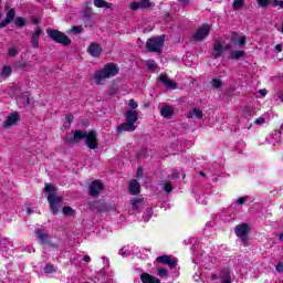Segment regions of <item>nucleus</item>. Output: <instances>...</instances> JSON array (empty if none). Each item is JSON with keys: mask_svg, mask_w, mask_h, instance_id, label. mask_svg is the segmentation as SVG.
I'll use <instances>...</instances> for the list:
<instances>
[{"mask_svg": "<svg viewBox=\"0 0 283 283\" xmlns=\"http://www.w3.org/2000/svg\"><path fill=\"white\" fill-rule=\"evenodd\" d=\"M188 242L191 244L190 249L195 255L192 259L195 264H202L203 269H207L208 271L218 266V258L211 255V248L203 247V253L200 254L198 251L202 249V245L198 242V239L192 237L189 238Z\"/></svg>", "mask_w": 283, "mask_h": 283, "instance_id": "1", "label": "nucleus"}, {"mask_svg": "<svg viewBox=\"0 0 283 283\" xmlns=\"http://www.w3.org/2000/svg\"><path fill=\"white\" fill-rule=\"evenodd\" d=\"M203 283H233L235 274L229 268H224L217 272H201L198 276Z\"/></svg>", "mask_w": 283, "mask_h": 283, "instance_id": "2", "label": "nucleus"}, {"mask_svg": "<svg viewBox=\"0 0 283 283\" xmlns=\"http://www.w3.org/2000/svg\"><path fill=\"white\" fill-rule=\"evenodd\" d=\"M78 140H84L88 149L98 148V138L96 135V130H90L88 133L83 130H75L73 134V138H65L64 143L66 145H74L78 143Z\"/></svg>", "mask_w": 283, "mask_h": 283, "instance_id": "3", "label": "nucleus"}, {"mask_svg": "<svg viewBox=\"0 0 283 283\" xmlns=\"http://www.w3.org/2000/svg\"><path fill=\"white\" fill-rule=\"evenodd\" d=\"M44 193L48 195L46 198L52 213H59V209L63 206V197L56 196V187L52 184H45Z\"/></svg>", "mask_w": 283, "mask_h": 283, "instance_id": "4", "label": "nucleus"}, {"mask_svg": "<svg viewBox=\"0 0 283 283\" xmlns=\"http://www.w3.org/2000/svg\"><path fill=\"white\" fill-rule=\"evenodd\" d=\"M126 122L117 127V132H136V123H138V111L128 109L125 113Z\"/></svg>", "mask_w": 283, "mask_h": 283, "instance_id": "5", "label": "nucleus"}, {"mask_svg": "<svg viewBox=\"0 0 283 283\" xmlns=\"http://www.w3.org/2000/svg\"><path fill=\"white\" fill-rule=\"evenodd\" d=\"M116 74H118V66L108 63L103 67V70L95 74L94 78L97 85H103V83H105V78H112V76H116Z\"/></svg>", "mask_w": 283, "mask_h": 283, "instance_id": "6", "label": "nucleus"}, {"mask_svg": "<svg viewBox=\"0 0 283 283\" xmlns=\"http://www.w3.org/2000/svg\"><path fill=\"white\" fill-rule=\"evenodd\" d=\"M46 34H49L50 39H52V41H55V43H61L62 45H71L72 43V40H70L69 36L65 35V33L59 30L48 29Z\"/></svg>", "mask_w": 283, "mask_h": 283, "instance_id": "7", "label": "nucleus"}, {"mask_svg": "<svg viewBox=\"0 0 283 283\" xmlns=\"http://www.w3.org/2000/svg\"><path fill=\"white\" fill-rule=\"evenodd\" d=\"M163 45H165V35H159L153 39H148L146 46L149 52H163Z\"/></svg>", "mask_w": 283, "mask_h": 283, "instance_id": "8", "label": "nucleus"}, {"mask_svg": "<svg viewBox=\"0 0 283 283\" xmlns=\"http://www.w3.org/2000/svg\"><path fill=\"white\" fill-rule=\"evenodd\" d=\"M129 202L128 211L132 214L140 213L146 207L145 199L140 197L130 198Z\"/></svg>", "mask_w": 283, "mask_h": 283, "instance_id": "9", "label": "nucleus"}, {"mask_svg": "<svg viewBox=\"0 0 283 283\" xmlns=\"http://www.w3.org/2000/svg\"><path fill=\"white\" fill-rule=\"evenodd\" d=\"M224 50H231V44H227V42L222 39H219L213 44V59H220L222 56Z\"/></svg>", "mask_w": 283, "mask_h": 283, "instance_id": "10", "label": "nucleus"}, {"mask_svg": "<svg viewBox=\"0 0 283 283\" xmlns=\"http://www.w3.org/2000/svg\"><path fill=\"white\" fill-rule=\"evenodd\" d=\"M156 262H158L159 264H165L170 269V271L171 269H176V266H178V260H176V258L170 255L157 256Z\"/></svg>", "mask_w": 283, "mask_h": 283, "instance_id": "11", "label": "nucleus"}, {"mask_svg": "<svg viewBox=\"0 0 283 283\" xmlns=\"http://www.w3.org/2000/svg\"><path fill=\"white\" fill-rule=\"evenodd\" d=\"M209 32H211V25L203 24L195 32L193 41H205L209 36Z\"/></svg>", "mask_w": 283, "mask_h": 283, "instance_id": "12", "label": "nucleus"}, {"mask_svg": "<svg viewBox=\"0 0 283 283\" xmlns=\"http://www.w3.org/2000/svg\"><path fill=\"white\" fill-rule=\"evenodd\" d=\"M151 251L147 248H139L138 245H130V255H135L139 260H147V253Z\"/></svg>", "mask_w": 283, "mask_h": 283, "instance_id": "13", "label": "nucleus"}, {"mask_svg": "<svg viewBox=\"0 0 283 283\" xmlns=\"http://www.w3.org/2000/svg\"><path fill=\"white\" fill-rule=\"evenodd\" d=\"M234 233L240 238V240H242V242H247V240H249V224L241 223L237 226L234 229Z\"/></svg>", "mask_w": 283, "mask_h": 283, "instance_id": "14", "label": "nucleus"}, {"mask_svg": "<svg viewBox=\"0 0 283 283\" xmlns=\"http://www.w3.org/2000/svg\"><path fill=\"white\" fill-rule=\"evenodd\" d=\"M139 280L140 281H135L134 283H161L160 279L146 272L139 275Z\"/></svg>", "mask_w": 283, "mask_h": 283, "instance_id": "15", "label": "nucleus"}, {"mask_svg": "<svg viewBox=\"0 0 283 283\" xmlns=\"http://www.w3.org/2000/svg\"><path fill=\"white\" fill-rule=\"evenodd\" d=\"M151 6H154V3L149 0H139L138 2H132L129 8L132 10H147V8H151Z\"/></svg>", "mask_w": 283, "mask_h": 283, "instance_id": "16", "label": "nucleus"}, {"mask_svg": "<svg viewBox=\"0 0 283 283\" xmlns=\"http://www.w3.org/2000/svg\"><path fill=\"white\" fill-rule=\"evenodd\" d=\"M101 191H103V184L101 181H93L90 185V195L93 198L98 197V193H101Z\"/></svg>", "mask_w": 283, "mask_h": 283, "instance_id": "17", "label": "nucleus"}, {"mask_svg": "<svg viewBox=\"0 0 283 283\" xmlns=\"http://www.w3.org/2000/svg\"><path fill=\"white\" fill-rule=\"evenodd\" d=\"M228 52H229L228 59H231V61H238V59H242L244 57V54H247L244 50H235L233 49V46H231V44Z\"/></svg>", "mask_w": 283, "mask_h": 283, "instance_id": "18", "label": "nucleus"}, {"mask_svg": "<svg viewBox=\"0 0 283 283\" xmlns=\"http://www.w3.org/2000/svg\"><path fill=\"white\" fill-rule=\"evenodd\" d=\"M230 43H231V45H238L239 48H242V46L247 45V36L233 34L230 40Z\"/></svg>", "mask_w": 283, "mask_h": 283, "instance_id": "19", "label": "nucleus"}, {"mask_svg": "<svg viewBox=\"0 0 283 283\" xmlns=\"http://www.w3.org/2000/svg\"><path fill=\"white\" fill-rule=\"evenodd\" d=\"M101 52H103V48H101V44L98 43H91L90 46L87 48V53L91 56H101Z\"/></svg>", "mask_w": 283, "mask_h": 283, "instance_id": "20", "label": "nucleus"}, {"mask_svg": "<svg viewBox=\"0 0 283 283\" xmlns=\"http://www.w3.org/2000/svg\"><path fill=\"white\" fill-rule=\"evenodd\" d=\"M18 122H19V113H11L7 117V120L3 123V127L8 129V127H12V125H17Z\"/></svg>", "mask_w": 283, "mask_h": 283, "instance_id": "21", "label": "nucleus"}, {"mask_svg": "<svg viewBox=\"0 0 283 283\" xmlns=\"http://www.w3.org/2000/svg\"><path fill=\"white\" fill-rule=\"evenodd\" d=\"M14 17H17V12H14V9L9 10L7 13V18L2 22H0V29L10 25V23L14 21Z\"/></svg>", "mask_w": 283, "mask_h": 283, "instance_id": "22", "label": "nucleus"}, {"mask_svg": "<svg viewBox=\"0 0 283 283\" xmlns=\"http://www.w3.org/2000/svg\"><path fill=\"white\" fill-rule=\"evenodd\" d=\"M128 191L132 193V196H138V193H140V184L133 179L128 185Z\"/></svg>", "mask_w": 283, "mask_h": 283, "instance_id": "23", "label": "nucleus"}, {"mask_svg": "<svg viewBox=\"0 0 283 283\" xmlns=\"http://www.w3.org/2000/svg\"><path fill=\"white\" fill-rule=\"evenodd\" d=\"M159 81L161 83H164V85L166 87H168V90H176L178 87V84H176V82L169 80V77H167V75H160Z\"/></svg>", "mask_w": 283, "mask_h": 283, "instance_id": "24", "label": "nucleus"}, {"mask_svg": "<svg viewBox=\"0 0 283 283\" xmlns=\"http://www.w3.org/2000/svg\"><path fill=\"white\" fill-rule=\"evenodd\" d=\"M41 32H43L41 27H38L35 29V31L33 32V34L31 36L32 48H39V38L41 36Z\"/></svg>", "mask_w": 283, "mask_h": 283, "instance_id": "25", "label": "nucleus"}, {"mask_svg": "<svg viewBox=\"0 0 283 283\" xmlns=\"http://www.w3.org/2000/svg\"><path fill=\"white\" fill-rule=\"evenodd\" d=\"M160 114L164 118H171L174 116V107L166 105L161 107Z\"/></svg>", "mask_w": 283, "mask_h": 283, "instance_id": "26", "label": "nucleus"}, {"mask_svg": "<svg viewBox=\"0 0 283 283\" xmlns=\"http://www.w3.org/2000/svg\"><path fill=\"white\" fill-rule=\"evenodd\" d=\"M17 104L19 105V107H25V105H30V95H28V93H27V94L18 97Z\"/></svg>", "mask_w": 283, "mask_h": 283, "instance_id": "27", "label": "nucleus"}, {"mask_svg": "<svg viewBox=\"0 0 283 283\" xmlns=\"http://www.w3.org/2000/svg\"><path fill=\"white\" fill-rule=\"evenodd\" d=\"M157 275L161 280H167L169 277V270L166 268H157Z\"/></svg>", "mask_w": 283, "mask_h": 283, "instance_id": "28", "label": "nucleus"}, {"mask_svg": "<svg viewBox=\"0 0 283 283\" xmlns=\"http://www.w3.org/2000/svg\"><path fill=\"white\" fill-rule=\"evenodd\" d=\"M188 118H202V111L200 108H193L187 115Z\"/></svg>", "mask_w": 283, "mask_h": 283, "instance_id": "29", "label": "nucleus"}, {"mask_svg": "<svg viewBox=\"0 0 283 283\" xmlns=\"http://www.w3.org/2000/svg\"><path fill=\"white\" fill-rule=\"evenodd\" d=\"M122 258H129L132 255V245H125L119 250Z\"/></svg>", "mask_w": 283, "mask_h": 283, "instance_id": "30", "label": "nucleus"}, {"mask_svg": "<svg viewBox=\"0 0 283 283\" xmlns=\"http://www.w3.org/2000/svg\"><path fill=\"white\" fill-rule=\"evenodd\" d=\"M35 235L42 244H48V234L43 233V230H36Z\"/></svg>", "mask_w": 283, "mask_h": 283, "instance_id": "31", "label": "nucleus"}, {"mask_svg": "<svg viewBox=\"0 0 283 283\" xmlns=\"http://www.w3.org/2000/svg\"><path fill=\"white\" fill-rule=\"evenodd\" d=\"M282 130H274V133L272 134L271 143H282Z\"/></svg>", "mask_w": 283, "mask_h": 283, "instance_id": "32", "label": "nucleus"}, {"mask_svg": "<svg viewBox=\"0 0 283 283\" xmlns=\"http://www.w3.org/2000/svg\"><path fill=\"white\" fill-rule=\"evenodd\" d=\"M95 8H112V4H109L107 1L105 0H94L93 1Z\"/></svg>", "mask_w": 283, "mask_h": 283, "instance_id": "33", "label": "nucleus"}, {"mask_svg": "<svg viewBox=\"0 0 283 283\" xmlns=\"http://www.w3.org/2000/svg\"><path fill=\"white\" fill-rule=\"evenodd\" d=\"M244 8V0H233L232 9L233 10H242Z\"/></svg>", "mask_w": 283, "mask_h": 283, "instance_id": "34", "label": "nucleus"}, {"mask_svg": "<svg viewBox=\"0 0 283 283\" xmlns=\"http://www.w3.org/2000/svg\"><path fill=\"white\" fill-rule=\"evenodd\" d=\"M12 74V67L10 66H3L1 71V77L2 78H8Z\"/></svg>", "mask_w": 283, "mask_h": 283, "instance_id": "35", "label": "nucleus"}, {"mask_svg": "<svg viewBox=\"0 0 283 283\" xmlns=\"http://www.w3.org/2000/svg\"><path fill=\"white\" fill-rule=\"evenodd\" d=\"M73 120H74V115H72V114L66 115L65 116V122L66 123L64 124V128L70 129Z\"/></svg>", "mask_w": 283, "mask_h": 283, "instance_id": "36", "label": "nucleus"}, {"mask_svg": "<svg viewBox=\"0 0 283 283\" xmlns=\"http://www.w3.org/2000/svg\"><path fill=\"white\" fill-rule=\"evenodd\" d=\"M151 216H154V211L151 210V208H147L143 217L144 222H149Z\"/></svg>", "mask_w": 283, "mask_h": 283, "instance_id": "37", "label": "nucleus"}, {"mask_svg": "<svg viewBox=\"0 0 283 283\" xmlns=\"http://www.w3.org/2000/svg\"><path fill=\"white\" fill-rule=\"evenodd\" d=\"M83 32L82 27H72L70 31H67V34H81Z\"/></svg>", "mask_w": 283, "mask_h": 283, "instance_id": "38", "label": "nucleus"}, {"mask_svg": "<svg viewBox=\"0 0 283 283\" xmlns=\"http://www.w3.org/2000/svg\"><path fill=\"white\" fill-rule=\"evenodd\" d=\"M211 85H212V87L218 90L219 87H222V80L221 78H213L211 81Z\"/></svg>", "mask_w": 283, "mask_h": 283, "instance_id": "39", "label": "nucleus"}, {"mask_svg": "<svg viewBox=\"0 0 283 283\" xmlns=\"http://www.w3.org/2000/svg\"><path fill=\"white\" fill-rule=\"evenodd\" d=\"M274 99L275 101H281V103H283V90L282 88L276 90L275 95H274Z\"/></svg>", "mask_w": 283, "mask_h": 283, "instance_id": "40", "label": "nucleus"}, {"mask_svg": "<svg viewBox=\"0 0 283 283\" xmlns=\"http://www.w3.org/2000/svg\"><path fill=\"white\" fill-rule=\"evenodd\" d=\"M17 28H23L25 25V18L18 17L15 18Z\"/></svg>", "mask_w": 283, "mask_h": 283, "instance_id": "41", "label": "nucleus"}, {"mask_svg": "<svg viewBox=\"0 0 283 283\" xmlns=\"http://www.w3.org/2000/svg\"><path fill=\"white\" fill-rule=\"evenodd\" d=\"M248 200L249 197H241L234 200V205H238V207H242V205H244Z\"/></svg>", "mask_w": 283, "mask_h": 283, "instance_id": "42", "label": "nucleus"}, {"mask_svg": "<svg viewBox=\"0 0 283 283\" xmlns=\"http://www.w3.org/2000/svg\"><path fill=\"white\" fill-rule=\"evenodd\" d=\"M56 272V268H54V265L52 264H46L45 268H44V273H55Z\"/></svg>", "mask_w": 283, "mask_h": 283, "instance_id": "43", "label": "nucleus"}, {"mask_svg": "<svg viewBox=\"0 0 283 283\" xmlns=\"http://www.w3.org/2000/svg\"><path fill=\"white\" fill-rule=\"evenodd\" d=\"M164 191H166V193H171L172 191V187H171V182L170 181H166L163 186Z\"/></svg>", "mask_w": 283, "mask_h": 283, "instance_id": "44", "label": "nucleus"}, {"mask_svg": "<svg viewBox=\"0 0 283 283\" xmlns=\"http://www.w3.org/2000/svg\"><path fill=\"white\" fill-rule=\"evenodd\" d=\"M146 65L148 66V70H156V67H158V64L154 60H148Z\"/></svg>", "mask_w": 283, "mask_h": 283, "instance_id": "45", "label": "nucleus"}, {"mask_svg": "<svg viewBox=\"0 0 283 283\" xmlns=\"http://www.w3.org/2000/svg\"><path fill=\"white\" fill-rule=\"evenodd\" d=\"M6 244H8V247H6ZM0 247H1V250H2V251H6V249H10V248H9V247H10V241H9V240H6V239L1 240V241H0Z\"/></svg>", "mask_w": 283, "mask_h": 283, "instance_id": "46", "label": "nucleus"}, {"mask_svg": "<svg viewBox=\"0 0 283 283\" xmlns=\"http://www.w3.org/2000/svg\"><path fill=\"white\" fill-rule=\"evenodd\" d=\"M63 213L64 216H72L74 213V209H72V207H64L63 208Z\"/></svg>", "mask_w": 283, "mask_h": 283, "instance_id": "47", "label": "nucleus"}, {"mask_svg": "<svg viewBox=\"0 0 283 283\" xmlns=\"http://www.w3.org/2000/svg\"><path fill=\"white\" fill-rule=\"evenodd\" d=\"M128 107L130 109H138V103L136 101H134V99H129L128 101Z\"/></svg>", "mask_w": 283, "mask_h": 283, "instance_id": "48", "label": "nucleus"}, {"mask_svg": "<svg viewBox=\"0 0 283 283\" xmlns=\"http://www.w3.org/2000/svg\"><path fill=\"white\" fill-rule=\"evenodd\" d=\"M264 123H266V118L264 116L256 118L254 122L255 125H264Z\"/></svg>", "mask_w": 283, "mask_h": 283, "instance_id": "49", "label": "nucleus"}, {"mask_svg": "<svg viewBox=\"0 0 283 283\" xmlns=\"http://www.w3.org/2000/svg\"><path fill=\"white\" fill-rule=\"evenodd\" d=\"M277 6L283 8V0H273L272 8H277Z\"/></svg>", "mask_w": 283, "mask_h": 283, "instance_id": "50", "label": "nucleus"}, {"mask_svg": "<svg viewBox=\"0 0 283 283\" xmlns=\"http://www.w3.org/2000/svg\"><path fill=\"white\" fill-rule=\"evenodd\" d=\"M270 0H256L260 8H266L269 6Z\"/></svg>", "mask_w": 283, "mask_h": 283, "instance_id": "51", "label": "nucleus"}, {"mask_svg": "<svg viewBox=\"0 0 283 283\" xmlns=\"http://www.w3.org/2000/svg\"><path fill=\"white\" fill-rule=\"evenodd\" d=\"M19 54V51L17 48H10L9 49V56H17Z\"/></svg>", "mask_w": 283, "mask_h": 283, "instance_id": "52", "label": "nucleus"}, {"mask_svg": "<svg viewBox=\"0 0 283 283\" xmlns=\"http://www.w3.org/2000/svg\"><path fill=\"white\" fill-rule=\"evenodd\" d=\"M275 269H276V273H283V262H279Z\"/></svg>", "mask_w": 283, "mask_h": 283, "instance_id": "53", "label": "nucleus"}, {"mask_svg": "<svg viewBox=\"0 0 283 283\" xmlns=\"http://www.w3.org/2000/svg\"><path fill=\"white\" fill-rule=\"evenodd\" d=\"M178 2L181 8H187V6H189V0H178Z\"/></svg>", "mask_w": 283, "mask_h": 283, "instance_id": "54", "label": "nucleus"}, {"mask_svg": "<svg viewBox=\"0 0 283 283\" xmlns=\"http://www.w3.org/2000/svg\"><path fill=\"white\" fill-rule=\"evenodd\" d=\"M259 94H260L262 97H264V96H266V94H269V92L266 91V88H262V90L259 91Z\"/></svg>", "mask_w": 283, "mask_h": 283, "instance_id": "55", "label": "nucleus"}, {"mask_svg": "<svg viewBox=\"0 0 283 283\" xmlns=\"http://www.w3.org/2000/svg\"><path fill=\"white\" fill-rule=\"evenodd\" d=\"M18 67H20L21 70H25V67H28V62H21Z\"/></svg>", "mask_w": 283, "mask_h": 283, "instance_id": "56", "label": "nucleus"}, {"mask_svg": "<svg viewBox=\"0 0 283 283\" xmlns=\"http://www.w3.org/2000/svg\"><path fill=\"white\" fill-rule=\"evenodd\" d=\"M83 261L86 262V263H90V262H92V258H90V255H85L83 258Z\"/></svg>", "mask_w": 283, "mask_h": 283, "instance_id": "57", "label": "nucleus"}, {"mask_svg": "<svg viewBox=\"0 0 283 283\" xmlns=\"http://www.w3.org/2000/svg\"><path fill=\"white\" fill-rule=\"evenodd\" d=\"M172 178H180L178 170H172Z\"/></svg>", "mask_w": 283, "mask_h": 283, "instance_id": "58", "label": "nucleus"}, {"mask_svg": "<svg viewBox=\"0 0 283 283\" xmlns=\"http://www.w3.org/2000/svg\"><path fill=\"white\" fill-rule=\"evenodd\" d=\"M275 50H276V52H282V44H277V45L275 46Z\"/></svg>", "mask_w": 283, "mask_h": 283, "instance_id": "59", "label": "nucleus"}, {"mask_svg": "<svg viewBox=\"0 0 283 283\" xmlns=\"http://www.w3.org/2000/svg\"><path fill=\"white\" fill-rule=\"evenodd\" d=\"M102 260H103L104 264H109V259L103 256Z\"/></svg>", "mask_w": 283, "mask_h": 283, "instance_id": "60", "label": "nucleus"}, {"mask_svg": "<svg viewBox=\"0 0 283 283\" xmlns=\"http://www.w3.org/2000/svg\"><path fill=\"white\" fill-rule=\"evenodd\" d=\"M137 176H138V177L143 176V168H138V170H137Z\"/></svg>", "mask_w": 283, "mask_h": 283, "instance_id": "61", "label": "nucleus"}, {"mask_svg": "<svg viewBox=\"0 0 283 283\" xmlns=\"http://www.w3.org/2000/svg\"><path fill=\"white\" fill-rule=\"evenodd\" d=\"M165 19H166V21L171 20V14L167 13V14L165 15Z\"/></svg>", "mask_w": 283, "mask_h": 283, "instance_id": "62", "label": "nucleus"}, {"mask_svg": "<svg viewBox=\"0 0 283 283\" xmlns=\"http://www.w3.org/2000/svg\"><path fill=\"white\" fill-rule=\"evenodd\" d=\"M27 212H28L29 216H30L31 213H34V211H33L32 209H30V208H27Z\"/></svg>", "mask_w": 283, "mask_h": 283, "instance_id": "63", "label": "nucleus"}, {"mask_svg": "<svg viewBox=\"0 0 283 283\" xmlns=\"http://www.w3.org/2000/svg\"><path fill=\"white\" fill-rule=\"evenodd\" d=\"M203 200L201 201V205H207V198L203 196Z\"/></svg>", "mask_w": 283, "mask_h": 283, "instance_id": "64", "label": "nucleus"}]
</instances>
